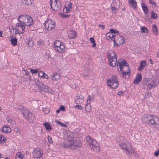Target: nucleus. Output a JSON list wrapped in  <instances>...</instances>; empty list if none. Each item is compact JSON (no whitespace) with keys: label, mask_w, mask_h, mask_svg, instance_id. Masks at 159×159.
Here are the masks:
<instances>
[{"label":"nucleus","mask_w":159,"mask_h":159,"mask_svg":"<svg viewBox=\"0 0 159 159\" xmlns=\"http://www.w3.org/2000/svg\"><path fill=\"white\" fill-rule=\"evenodd\" d=\"M4 159H10L9 158H8V157H6V158Z\"/></svg>","instance_id":"62"},{"label":"nucleus","mask_w":159,"mask_h":159,"mask_svg":"<svg viewBox=\"0 0 159 159\" xmlns=\"http://www.w3.org/2000/svg\"><path fill=\"white\" fill-rule=\"evenodd\" d=\"M154 155L156 157H158L159 155V150L155 152Z\"/></svg>","instance_id":"48"},{"label":"nucleus","mask_w":159,"mask_h":159,"mask_svg":"<svg viewBox=\"0 0 159 159\" xmlns=\"http://www.w3.org/2000/svg\"><path fill=\"white\" fill-rule=\"evenodd\" d=\"M43 125L48 131H49L52 129V127L50 125V124L49 122L44 123Z\"/></svg>","instance_id":"31"},{"label":"nucleus","mask_w":159,"mask_h":159,"mask_svg":"<svg viewBox=\"0 0 159 159\" xmlns=\"http://www.w3.org/2000/svg\"><path fill=\"white\" fill-rule=\"evenodd\" d=\"M127 63L123 59H118V63L117 64V67L118 71L127 64Z\"/></svg>","instance_id":"18"},{"label":"nucleus","mask_w":159,"mask_h":159,"mask_svg":"<svg viewBox=\"0 0 159 159\" xmlns=\"http://www.w3.org/2000/svg\"><path fill=\"white\" fill-rule=\"evenodd\" d=\"M107 85L113 89H117L119 85L118 77L115 75H112L107 81Z\"/></svg>","instance_id":"6"},{"label":"nucleus","mask_w":159,"mask_h":159,"mask_svg":"<svg viewBox=\"0 0 159 159\" xmlns=\"http://www.w3.org/2000/svg\"><path fill=\"white\" fill-rule=\"evenodd\" d=\"M75 32L73 30H70L68 32V36L70 39H73L76 37Z\"/></svg>","instance_id":"26"},{"label":"nucleus","mask_w":159,"mask_h":159,"mask_svg":"<svg viewBox=\"0 0 159 159\" xmlns=\"http://www.w3.org/2000/svg\"><path fill=\"white\" fill-rule=\"evenodd\" d=\"M44 26L48 30H51L55 26V23L54 20L48 19L44 23Z\"/></svg>","instance_id":"12"},{"label":"nucleus","mask_w":159,"mask_h":159,"mask_svg":"<svg viewBox=\"0 0 159 159\" xmlns=\"http://www.w3.org/2000/svg\"><path fill=\"white\" fill-rule=\"evenodd\" d=\"M37 44L39 46L44 45L45 42L43 40L40 39L37 42Z\"/></svg>","instance_id":"36"},{"label":"nucleus","mask_w":159,"mask_h":159,"mask_svg":"<svg viewBox=\"0 0 159 159\" xmlns=\"http://www.w3.org/2000/svg\"><path fill=\"white\" fill-rule=\"evenodd\" d=\"M141 6L145 14H147L148 12V7L143 3H141Z\"/></svg>","instance_id":"29"},{"label":"nucleus","mask_w":159,"mask_h":159,"mask_svg":"<svg viewBox=\"0 0 159 159\" xmlns=\"http://www.w3.org/2000/svg\"><path fill=\"white\" fill-rule=\"evenodd\" d=\"M149 2L152 4V6L155 7L156 6V3L154 2V0H149Z\"/></svg>","instance_id":"43"},{"label":"nucleus","mask_w":159,"mask_h":159,"mask_svg":"<svg viewBox=\"0 0 159 159\" xmlns=\"http://www.w3.org/2000/svg\"><path fill=\"white\" fill-rule=\"evenodd\" d=\"M128 1L129 4L132 6L133 8H136L137 2L135 0H128Z\"/></svg>","instance_id":"25"},{"label":"nucleus","mask_w":159,"mask_h":159,"mask_svg":"<svg viewBox=\"0 0 159 159\" xmlns=\"http://www.w3.org/2000/svg\"><path fill=\"white\" fill-rule=\"evenodd\" d=\"M51 78L53 81H57L60 80L61 78L60 75L56 72L53 73L51 75Z\"/></svg>","instance_id":"21"},{"label":"nucleus","mask_w":159,"mask_h":159,"mask_svg":"<svg viewBox=\"0 0 159 159\" xmlns=\"http://www.w3.org/2000/svg\"><path fill=\"white\" fill-rule=\"evenodd\" d=\"M3 32L0 30V37H2Z\"/></svg>","instance_id":"57"},{"label":"nucleus","mask_w":159,"mask_h":159,"mask_svg":"<svg viewBox=\"0 0 159 159\" xmlns=\"http://www.w3.org/2000/svg\"><path fill=\"white\" fill-rule=\"evenodd\" d=\"M152 32L153 34L157 35L158 34V31L156 25L154 24L152 26Z\"/></svg>","instance_id":"30"},{"label":"nucleus","mask_w":159,"mask_h":159,"mask_svg":"<svg viewBox=\"0 0 159 159\" xmlns=\"http://www.w3.org/2000/svg\"><path fill=\"white\" fill-rule=\"evenodd\" d=\"M88 103L87 104H86L85 107V110L87 111L88 112L89 111V107L88 105Z\"/></svg>","instance_id":"53"},{"label":"nucleus","mask_w":159,"mask_h":159,"mask_svg":"<svg viewBox=\"0 0 159 159\" xmlns=\"http://www.w3.org/2000/svg\"><path fill=\"white\" fill-rule=\"evenodd\" d=\"M99 27H101V28L102 29H104L105 28V26L104 25H99Z\"/></svg>","instance_id":"55"},{"label":"nucleus","mask_w":159,"mask_h":159,"mask_svg":"<svg viewBox=\"0 0 159 159\" xmlns=\"http://www.w3.org/2000/svg\"><path fill=\"white\" fill-rule=\"evenodd\" d=\"M61 16L65 18H66L69 17V16L65 14H62L61 15Z\"/></svg>","instance_id":"54"},{"label":"nucleus","mask_w":159,"mask_h":159,"mask_svg":"<svg viewBox=\"0 0 159 159\" xmlns=\"http://www.w3.org/2000/svg\"><path fill=\"white\" fill-rule=\"evenodd\" d=\"M75 108L79 109H81L82 107V106L79 105H76L75 106Z\"/></svg>","instance_id":"50"},{"label":"nucleus","mask_w":159,"mask_h":159,"mask_svg":"<svg viewBox=\"0 0 159 159\" xmlns=\"http://www.w3.org/2000/svg\"><path fill=\"white\" fill-rule=\"evenodd\" d=\"M38 75L39 77L41 78L48 79V75L42 71H41L38 72Z\"/></svg>","instance_id":"28"},{"label":"nucleus","mask_w":159,"mask_h":159,"mask_svg":"<svg viewBox=\"0 0 159 159\" xmlns=\"http://www.w3.org/2000/svg\"><path fill=\"white\" fill-rule=\"evenodd\" d=\"M48 138L49 143H52L53 141H52V137L49 136H48Z\"/></svg>","instance_id":"47"},{"label":"nucleus","mask_w":159,"mask_h":159,"mask_svg":"<svg viewBox=\"0 0 159 159\" xmlns=\"http://www.w3.org/2000/svg\"><path fill=\"white\" fill-rule=\"evenodd\" d=\"M50 4L52 9L54 11H58L61 6L60 2L56 0H50Z\"/></svg>","instance_id":"15"},{"label":"nucleus","mask_w":159,"mask_h":159,"mask_svg":"<svg viewBox=\"0 0 159 159\" xmlns=\"http://www.w3.org/2000/svg\"><path fill=\"white\" fill-rule=\"evenodd\" d=\"M21 23L20 22L16 24L15 28V34H23L25 32V26Z\"/></svg>","instance_id":"14"},{"label":"nucleus","mask_w":159,"mask_h":159,"mask_svg":"<svg viewBox=\"0 0 159 159\" xmlns=\"http://www.w3.org/2000/svg\"><path fill=\"white\" fill-rule=\"evenodd\" d=\"M26 40H27V44L28 45V46H29L30 42H32V45H33L34 41H33V40H32V39L30 38H28Z\"/></svg>","instance_id":"40"},{"label":"nucleus","mask_w":159,"mask_h":159,"mask_svg":"<svg viewBox=\"0 0 159 159\" xmlns=\"http://www.w3.org/2000/svg\"><path fill=\"white\" fill-rule=\"evenodd\" d=\"M142 76L140 73H138L134 81V83L135 84H138L140 83L142 80Z\"/></svg>","instance_id":"22"},{"label":"nucleus","mask_w":159,"mask_h":159,"mask_svg":"<svg viewBox=\"0 0 159 159\" xmlns=\"http://www.w3.org/2000/svg\"><path fill=\"white\" fill-rule=\"evenodd\" d=\"M150 60L151 61V63L152 64H153V63H152V60L151 59H150Z\"/></svg>","instance_id":"63"},{"label":"nucleus","mask_w":159,"mask_h":159,"mask_svg":"<svg viewBox=\"0 0 159 159\" xmlns=\"http://www.w3.org/2000/svg\"><path fill=\"white\" fill-rule=\"evenodd\" d=\"M124 94V92H123L122 91H120L118 92L117 94L120 96H122Z\"/></svg>","instance_id":"51"},{"label":"nucleus","mask_w":159,"mask_h":159,"mask_svg":"<svg viewBox=\"0 0 159 159\" xmlns=\"http://www.w3.org/2000/svg\"><path fill=\"white\" fill-rule=\"evenodd\" d=\"M120 74H122L123 77L125 78L127 76L128 77L129 76L130 69L129 66L127 64L125 66H124L121 69L118 71Z\"/></svg>","instance_id":"11"},{"label":"nucleus","mask_w":159,"mask_h":159,"mask_svg":"<svg viewBox=\"0 0 159 159\" xmlns=\"http://www.w3.org/2000/svg\"><path fill=\"white\" fill-rule=\"evenodd\" d=\"M17 40L16 38H13L11 39V41L13 46H15L16 45L17 42Z\"/></svg>","instance_id":"33"},{"label":"nucleus","mask_w":159,"mask_h":159,"mask_svg":"<svg viewBox=\"0 0 159 159\" xmlns=\"http://www.w3.org/2000/svg\"><path fill=\"white\" fill-rule=\"evenodd\" d=\"M108 61L110 66L115 67L117 63V56L116 53L112 51H109L107 55Z\"/></svg>","instance_id":"5"},{"label":"nucleus","mask_w":159,"mask_h":159,"mask_svg":"<svg viewBox=\"0 0 159 159\" xmlns=\"http://www.w3.org/2000/svg\"><path fill=\"white\" fill-rule=\"evenodd\" d=\"M55 121L56 123L57 124L61 126H62L63 127H67V125L61 122L59 120H55Z\"/></svg>","instance_id":"39"},{"label":"nucleus","mask_w":159,"mask_h":159,"mask_svg":"<svg viewBox=\"0 0 159 159\" xmlns=\"http://www.w3.org/2000/svg\"><path fill=\"white\" fill-rule=\"evenodd\" d=\"M16 133L17 134H19L20 133V129L17 128H15L14 129Z\"/></svg>","instance_id":"46"},{"label":"nucleus","mask_w":159,"mask_h":159,"mask_svg":"<svg viewBox=\"0 0 159 159\" xmlns=\"http://www.w3.org/2000/svg\"><path fill=\"white\" fill-rule=\"evenodd\" d=\"M59 109L60 110L62 111H64L65 110V107L63 106H61L59 107Z\"/></svg>","instance_id":"52"},{"label":"nucleus","mask_w":159,"mask_h":159,"mask_svg":"<svg viewBox=\"0 0 159 159\" xmlns=\"http://www.w3.org/2000/svg\"><path fill=\"white\" fill-rule=\"evenodd\" d=\"M117 141L120 146L122 148L126 150V152L127 155H129L132 152V146L124 138L122 137H120Z\"/></svg>","instance_id":"2"},{"label":"nucleus","mask_w":159,"mask_h":159,"mask_svg":"<svg viewBox=\"0 0 159 159\" xmlns=\"http://www.w3.org/2000/svg\"><path fill=\"white\" fill-rule=\"evenodd\" d=\"M67 137L66 138L67 140L69 142H71L74 139L73 134L72 132H68L67 133Z\"/></svg>","instance_id":"23"},{"label":"nucleus","mask_w":159,"mask_h":159,"mask_svg":"<svg viewBox=\"0 0 159 159\" xmlns=\"http://www.w3.org/2000/svg\"><path fill=\"white\" fill-rule=\"evenodd\" d=\"M150 60L151 61V63L152 64H153V63H152V60L151 59H150Z\"/></svg>","instance_id":"64"},{"label":"nucleus","mask_w":159,"mask_h":159,"mask_svg":"<svg viewBox=\"0 0 159 159\" xmlns=\"http://www.w3.org/2000/svg\"><path fill=\"white\" fill-rule=\"evenodd\" d=\"M106 36L109 41H113L115 46L117 47L125 43L124 37L120 35L117 30L113 29H110Z\"/></svg>","instance_id":"1"},{"label":"nucleus","mask_w":159,"mask_h":159,"mask_svg":"<svg viewBox=\"0 0 159 159\" xmlns=\"http://www.w3.org/2000/svg\"><path fill=\"white\" fill-rule=\"evenodd\" d=\"M25 108V107L24 108L23 106L20 105L18 106L17 108V110L21 112L22 113V111H23V110H24Z\"/></svg>","instance_id":"42"},{"label":"nucleus","mask_w":159,"mask_h":159,"mask_svg":"<svg viewBox=\"0 0 159 159\" xmlns=\"http://www.w3.org/2000/svg\"><path fill=\"white\" fill-rule=\"evenodd\" d=\"M24 155L20 152H19L17 153L16 156V159H23Z\"/></svg>","instance_id":"32"},{"label":"nucleus","mask_w":159,"mask_h":159,"mask_svg":"<svg viewBox=\"0 0 159 159\" xmlns=\"http://www.w3.org/2000/svg\"><path fill=\"white\" fill-rule=\"evenodd\" d=\"M18 21L28 26L33 25L34 23L32 18L28 15H20L18 17Z\"/></svg>","instance_id":"4"},{"label":"nucleus","mask_w":159,"mask_h":159,"mask_svg":"<svg viewBox=\"0 0 159 159\" xmlns=\"http://www.w3.org/2000/svg\"><path fill=\"white\" fill-rule=\"evenodd\" d=\"M90 148L94 151L98 153L100 152L101 148L99 144L94 139L90 137Z\"/></svg>","instance_id":"8"},{"label":"nucleus","mask_w":159,"mask_h":159,"mask_svg":"<svg viewBox=\"0 0 159 159\" xmlns=\"http://www.w3.org/2000/svg\"><path fill=\"white\" fill-rule=\"evenodd\" d=\"M66 145L67 146H66V147L70 148L72 149H76L81 146L82 143L80 141L76 140Z\"/></svg>","instance_id":"16"},{"label":"nucleus","mask_w":159,"mask_h":159,"mask_svg":"<svg viewBox=\"0 0 159 159\" xmlns=\"http://www.w3.org/2000/svg\"><path fill=\"white\" fill-rule=\"evenodd\" d=\"M30 72L33 74H35L38 72V71L37 69H30Z\"/></svg>","instance_id":"45"},{"label":"nucleus","mask_w":159,"mask_h":159,"mask_svg":"<svg viewBox=\"0 0 159 159\" xmlns=\"http://www.w3.org/2000/svg\"><path fill=\"white\" fill-rule=\"evenodd\" d=\"M145 84L149 89L155 87L157 85V80L154 77L147 79L145 81Z\"/></svg>","instance_id":"7"},{"label":"nucleus","mask_w":159,"mask_h":159,"mask_svg":"<svg viewBox=\"0 0 159 159\" xmlns=\"http://www.w3.org/2000/svg\"><path fill=\"white\" fill-rule=\"evenodd\" d=\"M54 49L59 52H62L65 50L63 43L58 40L56 41L54 43Z\"/></svg>","instance_id":"10"},{"label":"nucleus","mask_w":159,"mask_h":159,"mask_svg":"<svg viewBox=\"0 0 159 159\" xmlns=\"http://www.w3.org/2000/svg\"><path fill=\"white\" fill-rule=\"evenodd\" d=\"M141 30L143 33H147L148 32V29L145 26H141Z\"/></svg>","instance_id":"38"},{"label":"nucleus","mask_w":159,"mask_h":159,"mask_svg":"<svg viewBox=\"0 0 159 159\" xmlns=\"http://www.w3.org/2000/svg\"><path fill=\"white\" fill-rule=\"evenodd\" d=\"M84 101V97L82 95H80L79 96H76L75 99L76 104H81Z\"/></svg>","instance_id":"20"},{"label":"nucleus","mask_w":159,"mask_h":159,"mask_svg":"<svg viewBox=\"0 0 159 159\" xmlns=\"http://www.w3.org/2000/svg\"><path fill=\"white\" fill-rule=\"evenodd\" d=\"M25 72V75H26V76H28L29 74V72L27 71V70H25V69L23 68V70Z\"/></svg>","instance_id":"49"},{"label":"nucleus","mask_w":159,"mask_h":159,"mask_svg":"<svg viewBox=\"0 0 159 159\" xmlns=\"http://www.w3.org/2000/svg\"><path fill=\"white\" fill-rule=\"evenodd\" d=\"M22 114L23 117L26 118L30 123H32L34 119V116H32L31 113L26 108H25L22 111Z\"/></svg>","instance_id":"9"},{"label":"nucleus","mask_w":159,"mask_h":159,"mask_svg":"<svg viewBox=\"0 0 159 159\" xmlns=\"http://www.w3.org/2000/svg\"><path fill=\"white\" fill-rule=\"evenodd\" d=\"M25 3L27 5L31 4L32 3L31 0H25Z\"/></svg>","instance_id":"44"},{"label":"nucleus","mask_w":159,"mask_h":159,"mask_svg":"<svg viewBox=\"0 0 159 159\" xmlns=\"http://www.w3.org/2000/svg\"><path fill=\"white\" fill-rule=\"evenodd\" d=\"M157 57L158 58H159V52H158L157 53Z\"/></svg>","instance_id":"58"},{"label":"nucleus","mask_w":159,"mask_h":159,"mask_svg":"<svg viewBox=\"0 0 159 159\" xmlns=\"http://www.w3.org/2000/svg\"><path fill=\"white\" fill-rule=\"evenodd\" d=\"M116 9H117L115 7H112V10L113 11H116Z\"/></svg>","instance_id":"59"},{"label":"nucleus","mask_w":159,"mask_h":159,"mask_svg":"<svg viewBox=\"0 0 159 159\" xmlns=\"http://www.w3.org/2000/svg\"><path fill=\"white\" fill-rule=\"evenodd\" d=\"M2 131L5 133H10L11 131V129L8 125H5L2 129Z\"/></svg>","instance_id":"27"},{"label":"nucleus","mask_w":159,"mask_h":159,"mask_svg":"<svg viewBox=\"0 0 159 159\" xmlns=\"http://www.w3.org/2000/svg\"><path fill=\"white\" fill-rule=\"evenodd\" d=\"M143 121L145 123L151 125H158L159 123V119L155 115H144L142 119Z\"/></svg>","instance_id":"3"},{"label":"nucleus","mask_w":159,"mask_h":159,"mask_svg":"<svg viewBox=\"0 0 159 159\" xmlns=\"http://www.w3.org/2000/svg\"><path fill=\"white\" fill-rule=\"evenodd\" d=\"M60 110L59 109L58 110H57L56 112L57 114V113H59L60 112Z\"/></svg>","instance_id":"60"},{"label":"nucleus","mask_w":159,"mask_h":159,"mask_svg":"<svg viewBox=\"0 0 159 159\" xmlns=\"http://www.w3.org/2000/svg\"><path fill=\"white\" fill-rule=\"evenodd\" d=\"M43 110L44 113L48 114L50 112V109L46 107L43 108Z\"/></svg>","instance_id":"41"},{"label":"nucleus","mask_w":159,"mask_h":159,"mask_svg":"<svg viewBox=\"0 0 159 159\" xmlns=\"http://www.w3.org/2000/svg\"><path fill=\"white\" fill-rule=\"evenodd\" d=\"M39 88L40 90L45 93H50L51 94H52L53 93V91L51 88L43 84H42L39 85Z\"/></svg>","instance_id":"17"},{"label":"nucleus","mask_w":159,"mask_h":159,"mask_svg":"<svg viewBox=\"0 0 159 159\" xmlns=\"http://www.w3.org/2000/svg\"><path fill=\"white\" fill-rule=\"evenodd\" d=\"M6 141V139L5 136L0 134V143H4Z\"/></svg>","instance_id":"34"},{"label":"nucleus","mask_w":159,"mask_h":159,"mask_svg":"<svg viewBox=\"0 0 159 159\" xmlns=\"http://www.w3.org/2000/svg\"><path fill=\"white\" fill-rule=\"evenodd\" d=\"M2 157V155L0 153V158Z\"/></svg>","instance_id":"61"},{"label":"nucleus","mask_w":159,"mask_h":159,"mask_svg":"<svg viewBox=\"0 0 159 159\" xmlns=\"http://www.w3.org/2000/svg\"><path fill=\"white\" fill-rule=\"evenodd\" d=\"M147 62L146 61L143 60L140 62V65L138 68V70L141 71L146 66Z\"/></svg>","instance_id":"24"},{"label":"nucleus","mask_w":159,"mask_h":159,"mask_svg":"<svg viewBox=\"0 0 159 159\" xmlns=\"http://www.w3.org/2000/svg\"><path fill=\"white\" fill-rule=\"evenodd\" d=\"M90 42L92 44V47L93 48H95L96 47L97 45L95 43V41L94 38H90Z\"/></svg>","instance_id":"35"},{"label":"nucleus","mask_w":159,"mask_h":159,"mask_svg":"<svg viewBox=\"0 0 159 159\" xmlns=\"http://www.w3.org/2000/svg\"><path fill=\"white\" fill-rule=\"evenodd\" d=\"M43 152L40 148H37L33 152V156L34 159H43Z\"/></svg>","instance_id":"13"},{"label":"nucleus","mask_w":159,"mask_h":159,"mask_svg":"<svg viewBox=\"0 0 159 159\" xmlns=\"http://www.w3.org/2000/svg\"><path fill=\"white\" fill-rule=\"evenodd\" d=\"M151 17L153 19H157V18L158 16L157 14L155 13L153 11H151Z\"/></svg>","instance_id":"37"},{"label":"nucleus","mask_w":159,"mask_h":159,"mask_svg":"<svg viewBox=\"0 0 159 159\" xmlns=\"http://www.w3.org/2000/svg\"><path fill=\"white\" fill-rule=\"evenodd\" d=\"M86 139L87 142L89 143V136H86Z\"/></svg>","instance_id":"56"},{"label":"nucleus","mask_w":159,"mask_h":159,"mask_svg":"<svg viewBox=\"0 0 159 159\" xmlns=\"http://www.w3.org/2000/svg\"><path fill=\"white\" fill-rule=\"evenodd\" d=\"M72 7V5L70 2H67L65 4V7L63 9L64 13H67L70 12Z\"/></svg>","instance_id":"19"}]
</instances>
